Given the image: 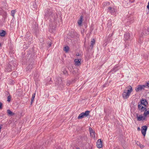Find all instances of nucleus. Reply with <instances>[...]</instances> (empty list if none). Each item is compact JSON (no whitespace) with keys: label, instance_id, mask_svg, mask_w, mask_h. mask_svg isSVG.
<instances>
[{"label":"nucleus","instance_id":"1","mask_svg":"<svg viewBox=\"0 0 149 149\" xmlns=\"http://www.w3.org/2000/svg\"><path fill=\"white\" fill-rule=\"evenodd\" d=\"M148 104L146 100L141 99L140 102L138 103V110L141 112H143L146 109L147 106Z\"/></svg>","mask_w":149,"mask_h":149},{"label":"nucleus","instance_id":"26","mask_svg":"<svg viewBox=\"0 0 149 149\" xmlns=\"http://www.w3.org/2000/svg\"><path fill=\"white\" fill-rule=\"evenodd\" d=\"M62 72L64 74L67 75L68 74L66 70L65 69V68H64V69H63V70H62Z\"/></svg>","mask_w":149,"mask_h":149},{"label":"nucleus","instance_id":"4","mask_svg":"<svg viewBox=\"0 0 149 149\" xmlns=\"http://www.w3.org/2000/svg\"><path fill=\"white\" fill-rule=\"evenodd\" d=\"M56 85L61 88L63 86V84L61 78H59L57 79L56 82Z\"/></svg>","mask_w":149,"mask_h":149},{"label":"nucleus","instance_id":"3","mask_svg":"<svg viewBox=\"0 0 149 149\" xmlns=\"http://www.w3.org/2000/svg\"><path fill=\"white\" fill-rule=\"evenodd\" d=\"M134 0H125L123 1L124 6L125 7H128L130 5V3L133 2Z\"/></svg>","mask_w":149,"mask_h":149},{"label":"nucleus","instance_id":"7","mask_svg":"<svg viewBox=\"0 0 149 149\" xmlns=\"http://www.w3.org/2000/svg\"><path fill=\"white\" fill-rule=\"evenodd\" d=\"M147 129V127L146 126H143L141 127V132L142 134L144 136H145L146 132Z\"/></svg>","mask_w":149,"mask_h":149},{"label":"nucleus","instance_id":"2","mask_svg":"<svg viewBox=\"0 0 149 149\" xmlns=\"http://www.w3.org/2000/svg\"><path fill=\"white\" fill-rule=\"evenodd\" d=\"M132 88L131 86L129 85L125 88L123 91L122 96L124 99L128 98L132 91Z\"/></svg>","mask_w":149,"mask_h":149},{"label":"nucleus","instance_id":"35","mask_svg":"<svg viewBox=\"0 0 149 149\" xmlns=\"http://www.w3.org/2000/svg\"><path fill=\"white\" fill-rule=\"evenodd\" d=\"M51 44H50L49 45V47H50L51 46Z\"/></svg>","mask_w":149,"mask_h":149},{"label":"nucleus","instance_id":"16","mask_svg":"<svg viewBox=\"0 0 149 149\" xmlns=\"http://www.w3.org/2000/svg\"><path fill=\"white\" fill-rule=\"evenodd\" d=\"M6 69L7 71L8 72L11 71L12 70L11 66L9 65H8V66H7Z\"/></svg>","mask_w":149,"mask_h":149},{"label":"nucleus","instance_id":"37","mask_svg":"<svg viewBox=\"0 0 149 149\" xmlns=\"http://www.w3.org/2000/svg\"><path fill=\"white\" fill-rule=\"evenodd\" d=\"M76 149H80L79 148H76Z\"/></svg>","mask_w":149,"mask_h":149},{"label":"nucleus","instance_id":"5","mask_svg":"<svg viewBox=\"0 0 149 149\" xmlns=\"http://www.w3.org/2000/svg\"><path fill=\"white\" fill-rule=\"evenodd\" d=\"M146 87V86L145 85H139L136 88L135 90L136 92H138L144 89Z\"/></svg>","mask_w":149,"mask_h":149},{"label":"nucleus","instance_id":"29","mask_svg":"<svg viewBox=\"0 0 149 149\" xmlns=\"http://www.w3.org/2000/svg\"><path fill=\"white\" fill-rule=\"evenodd\" d=\"M11 97L9 96L8 97H7V101H8L9 102H10L11 100Z\"/></svg>","mask_w":149,"mask_h":149},{"label":"nucleus","instance_id":"31","mask_svg":"<svg viewBox=\"0 0 149 149\" xmlns=\"http://www.w3.org/2000/svg\"><path fill=\"white\" fill-rule=\"evenodd\" d=\"M139 146L141 148H143L144 147V146L142 144H141L140 143H139Z\"/></svg>","mask_w":149,"mask_h":149},{"label":"nucleus","instance_id":"9","mask_svg":"<svg viewBox=\"0 0 149 149\" xmlns=\"http://www.w3.org/2000/svg\"><path fill=\"white\" fill-rule=\"evenodd\" d=\"M96 146L97 148H100L102 147V143L100 139L97 140L96 142Z\"/></svg>","mask_w":149,"mask_h":149},{"label":"nucleus","instance_id":"21","mask_svg":"<svg viewBox=\"0 0 149 149\" xmlns=\"http://www.w3.org/2000/svg\"><path fill=\"white\" fill-rule=\"evenodd\" d=\"M95 43V41L94 39H93L91 40V46L92 47H93Z\"/></svg>","mask_w":149,"mask_h":149},{"label":"nucleus","instance_id":"34","mask_svg":"<svg viewBox=\"0 0 149 149\" xmlns=\"http://www.w3.org/2000/svg\"><path fill=\"white\" fill-rule=\"evenodd\" d=\"M136 143L138 145H139V143H139V142H137Z\"/></svg>","mask_w":149,"mask_h":149},{"label":"nucleus","instance_id":"17","mask_svg":"<svg viewBox=\"0 0 149 149\" xmlns=\"http://www.w3.org/2000/svg\"><path fill=\"white\" fill-rule=\"evenodd\" d=\"M7 113L9 115H13L14 114V113L9 109L7 110Z\"/></svg>","mask_w":149,"mask_h":149},{"label":"nucleus","instance_id":"15","mask_svg":"<svg viewBox=\"0 0 149 149\" xmlns=\"http://www.w3.org/2000/svg\"><path fill=\"white\" fill-rule=\"evenodd\" d=\"M82 20H83V17H82V16H81L80 17V19L78 21V23L79 26H80L81 25V24L82 23Z\"/></svg>","mask_w":149,"mask_h":149},{"label":"nucleus","instance_id":"10","mask_svg":"<svg viewBox=\"0 0 149 149\" xmlns=\"http://www.w3.org/2000/svg\"><path fill=\"white\" fill-rule=\"evenodd\" d=\"M124 40L125 41L127 40L130 38V34L129 33H126L124 34Z\"/></svg>","mask_w":149,"mask_h":149},{"label":"nucleus","instance_id":"25","mask_svg":"<svg viewBox=\"0 0 149 149\" xmlns=\"http://www.w3.org/2000/svg\"><path fill=\"white\" fill-rule=\"evenodd\" d=\"M69 48L68 46L65 47L63 49L64 51L67 52L69 50Z\"/></svg>","mask_w":149,"mask_h":149},{"label":"nucleus","instance_id":"8","mask_svg":"<svg viewBox=\"0 0 149 149\" xmlns=\"http://www.w3.org/2000/svg\"><path fill=\"white\" fill-rule=\"evenodd\" d=\"M89 130L90 131V133L91 136L93 138H95V132L93 131V129L91 127H90L89 128Z\"/></svg>","mask_w":149,"mask_h":149},{"label":"nucleus","instance_id":"6","mask_svg":"<svg viewBox=\"0 0 149 149\" xmlns=\"http://www.w3.org/2000/svg\"><path fill=\"white\" fill-rule=\"evenodd\" d=\"M107 12L113 14L116 12V10L115 8L109 6L107 9Z\"/></svg>","mask_w":149,"mask_h":149},{"label":"nucleus","instance_id":"14","mask_svg":"<svg viewBox=\"0 0 149 149\" xmlns=\"http://www.w3.org/2000/svg\"><path fill=\"white\" fill-rule=\"evenodd\" d=\"M144 111V112L143 115L145 117H146L148 115H149V110L147 111L146 109Z\"/></svg>","mask_w":149,"mask_h":149},{"label":"nucleus","instance_id":"19","mask_svg":"<svg viewBox=\"0 0 149 149\" xmlns=\"http://www.w3.org/2000/svg\"><path fill=\"white\" fill-rule=\"evenodd\" d=\"M6 34V32L4 30H2L0 32V36H3Z\"/></svg>","mask_w":149,"mask_h":149},{"label":"nucleus","instance_id":"18","mask_svg":"<svg viewBox=\"0 0 149 149\" xmlns=\"http://www.w3.org/2000/svg\"><path fill=\"white\" fill-rule=\"evenodd\" d=\"M84 116L83 114V113H82L79 114V116H78L77 118L78 119H81L84 118Z\"/></svg>","mask_w":149,"mask_h":149},{"label":"nucleus","instance_id":"27","mask_svg":"<svg viewBox=\"0 0 149 149\" xmlns=\"http://www.w3.org/2000/svg\"><path fill=\"white\" fill-rule=\"evenodd\" d=\"M111 25V23L110 21H109L108 22L107 25L108 26H110Z\"/></svg>","mask_w":149,"mask_h":149},{"label":"nucleus","instance_id":"11","mask_svg":"<svg viewBox=\"0 0 149 149\" xmlns=\"http://www.w3.org/2000/svg\"><path fill=\"white\" fill-rule=\"evenodd\" d=\"M81 59H76L74 60L75 64L76 65L79 66L81 65Z\"/></svg>","mask_w":149,"mask_h":149},{"label":"nucleus","instance_id":"12","mask_svg":"<svg viewBox=\"0 0 149 149\" xmlns=\"http://www.w3.org/2000/svg\"><path fill=\"white\" fill-rule=\"evenodd\" d=\"M136 117L137 118V120L138 121H141L142 120H144L145 118H145H143V117L141 115H140L139 116L137 114H136Z\"/></svg>","mask_w":149,"mask_h":149},{"label":"nucleus","instance_id":"20","mask_svg":"<svg viewBox=\"0 0 149 149\" xmlns=\"http://www.w3.org/2000/svg\"><path fill=\"white\" fill-rule=\"evenodd\" d=\"M35 93H33V94L32 96V98L31 99V104H32V103L33 102L35 98Z\"/></svg>","mask_w":149,"mask_h":149},{"label":"nucleus","instance_id":"33","mask_svg":"<svg viewBox=\"0 0 149 149\" xmlns=\"http://www.w3.org/2000/svg\"><path fill=\"white\" fill-rule=\"evenodd\" d=\"M146 85L149 88V81L147 83Z\"/></svg>","mask_w":149,"mask_h":149},{"label":"nucleus","instance_id":"32","mask_svg":"<svg viewBox=\"0 0 149 149\" xmlns=\"http://www.w3.org/2000/svg\"><path fill=\"white\" fill-rule=\"evenodd\" d=\"M2 105L1 102H0V109H1L2 108Z\"/></svg>","mask_w":149,"mask_h":149},{"label":"nucleus","instance_id":"36","mask_svg":"<svg viewBox=\"0 0 149 149\" xmlns=\"http://www.w3.org/2000/svg\"><path fill=\"white\" fill-rule=\"evenodd\" d=\"M138 130H140V128L139 127H138Z\"/></svg>","mask_w":149,"mask_h":149},{"label":"nucleus","instance_id":"28","mask_svg":"<svg viewBox=\"0 0 149 149\" xmlns=\"http://www.w3.org/2000/svg\"><path fill=\"white\" fill-rule=\"evenodd\" d=\"M33 8H37V6L36 3H34L33 5Z\"/></svg>","mask_w":149,"mask_h":149},{"label":"nucleus","instance_id":"24","mask_svg":"<svg viewBox=\"0 0 149 149\" xmlns=\"http://www.w3.org/2000/svg\"><path fill=\"white\" fill-rule=\"evenodd\" d=\"M17 72H14L12 74V75L13 77H16L17 76Z\"/></svg>","mask_w":149,"mask_h":149},{"label":"nucleus","instance_id":"22","mask_svg":"<svg viewBox=\"0 0 149 149\" xmlns=\"http://www.w3.org/2000/svg\"><path fill=\"white\" fill-rule=\"evenodd\" d=\"M16 12V10H12L11 11V15L13 16L14 18V15L15 13Z\"/></svg>","mask_w":149,"mask_h":149},{"label":"nucleus","instance_id":"23","mask_svg":"<svg viewBox=\"0 0 149 149\" xmlns=\"http://www.w3.org/2000/svg\"><path fill=\"white\" fill-rule=\"evenodd\" d=\"M33 68V66L32 65H29L27 67V70L30 71Z\"/></svg>","mask_w":149,"mask_h":149},{"label":"nucleus","instance_id":"38","mask_svg":"<svg viewBox=\"0 0 149 149\" xmlns=\"http://www.w3.org/2000/svg\"><path fill=\"white\" fill-rule=\"evenodd\" d=\"M1 44L0 43V47L1 46Z\"/></svg>","mask_w":149,"mask_h":149},{"label":"nucleus","instance_id":"13","mask_svg":"<svg viewBox=\"0 0 149 149\" xmlns=\"http://www.w3.org/2000/svg\"><path fill=\"white\" fill-rule=\"evenodd\" d=\"M90 112V111H86L85 112H82V113L84 116L87 117L89 115Z\"/></svg>","mask_w":149,"mask_h":149},{"label":"nucleus","instance_id":"30","mask_svg":"<svg viewBox=\"0 0 149 149\" xmlns=\"http://www.w3.org/2000/svg\"><path fill=\"white\" fill-rule=\"evenodd\" d=\"M118 68V66H116L113 69V70L115 72L117 70V68Z\"/></svg>","mask_w":149,"mask_h":149}]
</instances>
